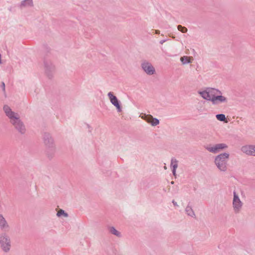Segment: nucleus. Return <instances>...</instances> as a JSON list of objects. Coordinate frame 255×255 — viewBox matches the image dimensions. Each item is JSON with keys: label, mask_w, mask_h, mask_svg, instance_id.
<instances>
[{"label": "nucleus", "mask_w": 255, "mask_h": 255, "mask_svg": "<svg viewBox=\"0 0 255 255\" xmlns=\"http://www.w3.org/2000/svg\"><path fill=\"white\" fill-rule=\"evenodd\" d=\"M45 73L49 79H51L55 72V66L50 61L45 60L44 61Z\"/></svg>", "instance_id": "0eeeda50"}, {"label": "nucleus", "mask_w": 255, "mask_h": 255, "mask_svg": "<svg viewBox=\"0 0 255 255\" xmlns=\"http://www.w3.org/2000/svg\"><path fill=\"white\" fill-rule=\"evenodd\" d=\"M155 33H156V34H159L160 33V31H159V30H156L155 31Z\"/></svg>", "instance_id": "cd10ccee"}, {"label": "nucleus", "mask_w": 255, "mask_h": 255, "mask_svg": "<svg viewBox=\"0 0 255 255\" xmlns=\"http://www.w3.org/2000/svg\"><path fill=\"white\" fill-rule=\"evenodd\" d=\"M0 226L1 228H4L8 226L4 218L0 215Z\"/></svg>", "instance_id": "a211bd4d"}, {"label": "nucleus", "mask_w": 255, "mask_h": 255, "mask_svg": "<svg viewBox=\"0 0 255 255\" xmlns=\"http://www.w3.org/2000/svg\"><path fill=\"white\" fill-rule=\"evenodd\" d=\"M108 96L111 103L116 107L118 112H122V108L120 105L119 102L117 98L114 95L112 92L108 93Z\"/></svg>", "instance_id": "9d476101"}, {"label": "nucleus", "mask_w": 255, "mask_h": 255, "mask_svg": "<svg viewBox=\"0 0 255 255\" xmlns=\"http://www.w3.org/2000/svg\"><path fill=\"white\" fill-rule=\"evenodd\" d=\"M228 147L226 144L221 143L215 144H209L206 146L205 148L209 152L216 154L227 149Z\"/></svg>", "instance_id": "39448f33"}, {"label": "nucleus", "mask_w": 255, "mask_h": 255, "mask_svg": "<svg viewBox=\"0 0 255 255\" xmlns=\"http://www.w3.org/2000/svg\"><path fill=\"white\" fill-rule=\"evenodd\" d=\"M253 151H252V153H253L252 154V156H255V145H253Z\"/></svg>", "instance_id": "b1692460"}, {"label": "nucleus", "mask_w": 255, "mask_h": 255, "mask_svg": "<svg viewBox=\"0 0 255 255\" xmlns=\"http://www.w3.org/2000/svg\"><path fill=\"white\" fill-rule=\"evenodd\" d=\"M0 244L4 252H7L9 250L10 247V241L5 235H1L0 237Z\"/></svg>", "instance_id": "6e6552de"}, {"label": "nucleus", "mask_w": 255, "mask_h": 255, "mask_svg": "<svg viewBox=\"0 0 255 255\" xmlns=\"http://www.w3.org/2000/svg\"><path fill=\"white\" fill-rule=\"evenodd\" d=\"M141 118L150 124L152 126H157L159 124V120L156 118H154L150 115L144 114L141 117Z\"/></svg>", "instance_id": "9b49d317"}, {"label": "nucleus", "mask_w": 255, "mask_h": 255, "mask_svg": "<svg viewBox=\"0 0 255 255\" xmlns=\"http://www.w3.org/2000/svg\"><path fill=\"white\" fill-rule=\"evenodd\" d=\"M204 102L201 101L198 103L196 109L199 112H203L205 111V107L204 106Z\"/></svg>", "instance_id": "dca6fc26"}, {"label": "nucleus", "mask_w": 255, "mask_h": 255, "mask_svg": "<svg viewBox=\"0 0 255 255\" xmlns=\"http://www.w3.org/2000/svg\"><path fill=\"white\" fill-rule=\"evenodd\" d=\"M110 232L112 234H113L117 236H120V233L118 231H117L115 228H114V227L110 228Z\"/></svg>", "instance_id": "aec40b11"}, {"label": "nucleus", "mask_w": 255, "mask_h": 255, "mask_svg": "<svg viewBox=\"0 0 255 255\" xmlns=\"http://www.w3.org/2000/svg\"><path fill=\"white\" fill-rule=\"evenodd\" d=\"M0 64H1V54H0Z\"/></svg>", "instance_id": "c85d7f7f"}, {"label": "nucleus", "mask_w": 255, "mask_h": 255, "mask_svg": "<svg viewBox=\"0 0 255 255\" xmlns=\"http://www.w3.org/2000/svg\"><path fill=\"white\" fill-rule=\"evenodd\" d=\"M177 29L179 31L182 33H186L187 31V28L185 27L182 26L181 25H178L177 26Z\"/></svg>", "instance_id": "4be33fe9"}, {"label": "nucleus", "mask_w": 255, "mask_h": 255, "mask_svg": "<svg viewBox=\"0 0 255 255\" xmlns=\"http://www.w3.org/2000/svg\"><path fill=\"white\" fill-rule=\"evenodd\" d=\"M2 87L3 88V90H4L5 89V84L3 82L2 83Z\"/></svg>", "instance_id": "bb28decb"}, {"label": "nucleus", "mask_w": 255, "mask_h": 255, "mask_svg": "<svg viewBox=\"0 0 255 255\" xmlns=\"http://www.w3.org/2000/svg\"><path fill=\"white\" fill-rule=\"evenodd\" d=\"M141 68L142 70L147 75H153L155 74V69L152 64L146 60H143L141 63Z\"/></svg>", "instance_id": "423d86ee"}, {"label": "nucleus", "mask_w": 255, "mask_h": 255, "mask_svg": "<svg viewBox=\"0 0 255 255\" xmlns=\"http://www.w3.org/2000/svg\"><path fill=\"white\" fill-rule=\"evenodd\" d=\"M3 110L14 129L19 134H24L26 133V128L18 113L13 111L10 107L6 105L3 106Z\"/></svg>", "instance_id": "f257e3e1"}, {"label": "nucleus", "mask_w": 255, "mask_h": 255, "mask_svg": "<svg viewBox=\"0 0 255 255\" xmlns=\"http://www.w3.org/2000/svg\"><path fill=\"white\" fill-rule=\"evenodd\" d=\"M242 202L240 201L238 195L235 193H234V199H233V206L234 210L236 211V212H238L242 207Z\"/></svg>", "instance_id": "f8f14e48"}, {"label": "nucleus", "mask_w": 255, "mask_h": 255, "mask_svg": "<svg viewBox=\"0 0 255 255\" xmlns=\"http://www.w3.org/2000/svg\"><path fill=\"white\" fill-rule=\"evenodd\" d=\"M217 119L221 122H226L227 123V121H226V118L225 115L224 114H218L216 116Z\"/></svg>", "instance_id": "6ab92c4d"}, {"label": "nucleus", "mask_w": 255, "mask_h": 255, "mask_svg": "<svg viewBox=\"0 0 255 255\" xmlns=\"http://www.w3.org/2000/svg\"><path fill=\"white\" fill-rule=\"evenodd\" d=\"M252 150L253 145H245L242 146L241 148V150L242 151V152L250 156H252V154H253L252 153Z\"/></svg>", "instance_id": "ddd939ff"}, {"label": "nucleus", "mask_w": 255, "mask_h": 255, "mask_svg": "<svg viewBox=\"0 0 255 255\" xmlns=\"http://www.w3.org/2000/svg\"><path fill=\"white\" fill-rule=\"evenodd\" d=\"M228 100L227 97L222 96V94H216L212 103L214 105H218L221 104H227Z\"/></svg>", "instance_id": "1a4fd4ad"}, {"label": "nucleus", "mask_w": 255, "mask_h": 255, "mask_svg": "<svg viewBox=\"0 0 255 255\" xmlns=\"http://www.w3.org/2000/svg\"><path fill=\"white\" fill-rule=\"evenodd\" d=\"M186 212L189 216H193L194 215L192 209L190 207H187L186 208Z\"/></svg>", "instance_id": "5701e85b"}, {"label": "nucleus", "mask_w": 255, "mask_h": 255, "mask_svg": "<svg viewBox=\"0 0 255 255\" xmlns=\"http://www.w3.org/2000/svg\"><path fill=\"white\" fill-rule=\"evenodd\" d=\"M176 170L172 169V172L173 175H174V176L175 177H176Z\"/></svg>", "instance_id": "393cba45"}, {"label": "nucleus", "mask_w": 255, "mask_h": 255, "mask_svg": "<svg viewBox=\"0 0 255 255\" xmlns=\"http://www.w3.org/2000/svg\"><path fill=\"white\" fill-rule=\"evenodd\" d=\"M57 215L58 217H61L62 216H63L64 217H67L68 216V214L66 213H65L64 210H63L62 209H60L57 212Z\"/></svg>", "instance_id": "412c9836"}, {"label": "nucleus", "mask_w": 255, "mask_h": 255, "mask_svg": "<svg viewBox=\"0 0 255 255\" xmlns=\"http://www.w3.org/2000/svg\"><path fill=\"white\" fill-rule=\"evenodd\" d=\"M33 6L32 0H23L21 1L19 5L20 8L31 7Z\"/></svg>", "instance_id": "4468645a"}, {"label": "nucleus", "mask_w": 255, "mask_h": 255, "mask_svg": "<svg viewBox=\"0 0 255 255\" xmlns=\"http://www.w3.org/2000/svg\"><path fill=\"white\" fill-rule=\"evenodd\" d=\"M170 166L172 169L176 170L178 167V161L175 158H172L171 160Z\"/></svg>", "instance_id": "f3484780"}, {"label": "nucleus", "mask_w": 255, "mask_h": 255, "mask_svg": "<svg viewBox=\"0 0 255 255\" xmlns=\"http://www.w3.org/2000/svg\"><path fill=\"white\" fill-rule=\"evenodd\" d=\"M164 168L165 169H167L166 166H165L164 167Z\"/></svg>", "instance_id": "c756f323"}, {"label": "nucleus", "mask_w": 255, "mask_h": 255, "mask_svg": "<svg viewBox=\"0 0 255 255\" xmlns=\"http://www.w3.org/2000/svg\"><path fill=\"white\" fill-rule=\"evenodd\" d=\"M198 93L204 100L209 101L212 102L215 95L222 94V92L218 89L208 87L206 88L204 90L198 91Z\"/></svg>", "instance_id": "20e7f679"}, {"label": "nucleus", "mask_w": 255, "mask_h": 255, "mask_svg": "<svg viewBox=\"0 0 255 255\" xmlns=\"http://www.w3.org/2000/svg\"><path fill=\"white\" fill-rule=\"evenodd\" d=\"M229 157L230 154L227 152L220 153L215 157L214 164L220 171L226 172L227 171Z\"/></svg>", "instance_id": "7ed1b4c3"}, {"label": "nucleus", "mask_w": 255, "mask_h": 255, "mask_svg": "<svg viewBox=\"0 0 255 255\" xmlns=\"http://www.w3.org/2000/svg\"><path fill=\"white\" fill-rule=\"evenodd\" d=\"M191 59H192V57L187 56H184L180 58V61L184 65L191 63Z\"/></svg>", "instance_id": "2eb2a0df"}, {"label": "nucleus", "mask_w": 255, "mask_h": 255, "mask_svg": "<svg viewBox=\"0 0 255 255\" xmlns=\"http://www.w3.org/2000/svg\"><path fill=\"white\" fill-rule=\"evenodd\" d=\"M42 141L46 157L51 159L54 157L56 151V146L54 138L49 132H44Z\"/></svg>", "instance_id": "f03ea898"}, {"label": "nucleus", "mask_w": 255, "mask_h": 255, "mask_svg": "<svg viewBox=\"0 0 255 255\" xmlns=\"http://www.w3.org/2000/svg\"><path fill=\"white\" fill-rule=\"evenodd\" d=\"M166 40H162L160 41V43L162 44L163 43H164Z\"/></svg>", "instance_id": "a878e982"}]
</instances>
